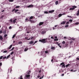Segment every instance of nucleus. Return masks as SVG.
Returning <instances> with one entry per match:
<instances>
[{
    "instance_id": "nucleus-1",
    "label": "nucleus",
    "mask_w": 79,
    "mask_h": 79,
    "mask_svg": "<svg viewBox=\"0 0 79 79\" xmlns=\"http://www.w3.org/2000/svg\"><path fill=\"white\" fill-rule=\"evenodd\" d=\"M47 41V39H44L42 40H39V42H42L44 43H46Z\"/></svg>"
},
{
    "instance_id": "nucleus-2",
    "label": "nucleus",
    "mask_w": 79,
    "mask_h": 79,
    "mask_svg": "<svg viewBox=\"0 0 79 79\" xmlns=\"http://www.w3.org/2000/svg\"><path fill=\"white\" fill-rule=\"evenodd\" d=\"M77 6H72V8H70L69 10L70 11H72V10H74L75 9V8H77Z\"/></svg>"
},
{
    "instance_id": "nucleus-3",
    "label": "nucleus",
    "mask_w": 79,
    "mask_h": 79,
    "mask_svg": "<svg viewBox=\"0 0 79 79\" xmlns=\"http://www.w3.org/2000/svg\"><path fill=\"white\" fill-rule=\"evenodd\" d=\"M30 76H31V75L27 74L26 75V79H28V78L29 79V78H30Z\"/></svg>"
},
{
    "instance_id": "nucleus-4",
    "label": "nucleus",
    "mask_w": 79,
    "mask_h": 79,
    "mask_svg": "<svg viewBox=\"0 0 79 79\" xmlns=\"http://www.w3.org/2000/svg\"><path fill=\"white\" fill-rule=\"evenodd\" d=\"M56 59L55 58H54V57L51 60V62H52V63H53V60H54V61H56Z\"/></svg>"
},
{
    "instance_id": "nucleus-5",
    "label": "nucleus",
    "mask_w": 79,
    "mask_h": 79,
    "mask_svg": "<svg viewBox=\"0 0 79 79\" xmlns=\"http://www.w3.org/2000/svg\"><path fill=\"white\" fill-rule=\"evenodd\" d=\"M44 24V22H40L39 23V26H42V25H43Z\"/></svg>"
},
{
    "instance_id": "nucleus-6",
    "label": "nucleus",
    "mask_w": 79,
    "mask_h": 79,
    "mask_svg": "<svg viewBox=\"0 0 79 79\" xmlns=\"http://www.w3.org/2000/svg\"><path fill=\"white\" fill-rule=\"evenodd\" d=\"M51 50H55L56 49L55 47L53 46H51Z\"/></svg>"
},
{
    "instance_id": "nucleus-7",
    "label": "nucleus",
    "mask_w": 79,
    "mask_h": 79,
    "mask_svg": "<svg viewBox=\"0 0 79 79\" xmlns=\"http://www.w3.org/2000/svg\"><path fill=\"white\" fill-rule=\"evenodd\" d=\"M45 33H46V32L44 30H43L41 32L42 34H44Z\"/></svg>"
},
{
    "instance_id": "nucleus-8",
    "label": "nucleus",
    "mask_w": 79,
    "mask_h": 79,
    "mask_svg": "<svg viewBox=\"0 0 79 79\" xmlns=\"http://www.w3.org/2000/svg\"><path fill=\"white\" fill-rule=\"evenodd\" d=\"M55 11V10H50L48 11V13H53Z\"/></svg>"
},
{
    "instance_id": "nucleus-9",
    "label": "nucleus",
    "mask_w": 79,
    "mask_h": 79,
    "mask_svg": "<svg viewBox=\"0 0 79 79\" xmlns=\"http://www.w3.org/2000/svg\"><path fill=\"white\" fill-rule=\"evenodd\" d=\"M31 7H33V5H30L28 6H27V8H31Z\"/></svg>"
},
{
    "instance_id": "nucleus-10",
    "label": "nucleus",
    "mask_w": 79,
    "mask_h": 79,
    "mask_svg": "<svg viewBox=\"0 0 79 79\" xmlns=\"http://www.w3.org/2000/svg\"><path fill=\"white\" fill-rule=\"evenodd\" d=\"M3 36L2 35H0V40L2 41L3 40Z\"/></svg>"
},
{
    "instance_id": "nucleus-11",
    "label": "nucleus",
    "mask_w": 79,
    "mask_h": 79,
    "mask_svg": "<svg viewBox=\"0 0 79 79\" xmlns=\"http://www.w3.org/2000/svg\"><path fill=\"white\" fill-rule=\"evenodd\" d=\"M68 44H69L68 42H67L65 44V47H68Z\"/></svg>"
},
{
    "instance_id": "nucleus-12",
    "label": "nucleus",
    "mask_w": 79,
    "mask_h": 79,
    "mask_svg": "<svg viewBox=\"0 0 79 79\" xmlns=\"http://www.w3.org/2000/svg\"><path fill=\"white\" fill-rule=\"evenodd\" d=\"M12 46H13V45H11L9 47V48H7V49H8V50H9V49H10V48H11V47H12Z\"/></svg>"
},
{
    "instance_id": "nucleus-13",
    "label": "nucleus",
    "mask_w": 79,
    "mask_h": 79,
    "mask_svg": "<svg viewBox=\"0 0 79 79\" xmlns=\"http://www.w3.org/2000/svg\"><path fill=\"white\" fill-rule=\"evenodd\" d=\"M16 20H17L16 19H15L14 20H13V23L14 24H15V23H16Z\"/></svg>"
},
{
    "instance_id": "nucleus-14",
    "label": "nucleus",
    "mask_w": 79,
    "mask_h": 79,
    "mask_svg": "<svg viewBox=\"0 0 79 79\" xmlns=\"http://www.w3.org/2000/svg\"><path fill=\"white\" fill-rule=\"evenodd\" d=\"M34 44V41H31L29 43V44H30V45H31V44Z\"/></svg>"
},
{
    "instance_id": "nucleus-15",
    "label": "nucleus",
    "mask_w": 79,
    "mask_h": 79,
    "mask_svg": "<svg viewBox=\"0 0 79 79\" xmlns=\"http://www.w3.org/2000/svg\"><path fill=\"white\" fill-rule=\"evenodd\" d=\"M66 23V21L63 22L61 23V24H65Z\"/></svg>"
},
{
    "instance_id": "nucleus-16",
    "label": "nucleus",
    "mask_w": 79,
    "mask_h": 79,
    "mask_svg": "<svg viewBox=\"0 0 79 79\" xmlns=\"http://www.w3.org/2000/svg\"><path fill=\"white\" fill-rule=\"evenodd\" d=\"M31 40H35V37H31Z\"/></svg>"
},
{
    "instance_id": "nucleus-17",
    "label": "nucleus",
    "mask_w": 79,
    "mask_h": 79,
    "mask_svg": "<svg viewBox=\"0 0 79 79\" xmlns=\"http://www.w3.org/2000/svg\"><path fill=\"white\" fill-rule=\"evenodd\" d=\"M30 21L31 22V23H35L34 21L31 20H30Z\"/></svg>"
},
{
    "instance_id": "nucleus-18",
    "label": "nucleus",
    "mask_w": 79,
    "mask_h": 79,
    "mask_svg": "<svg viewBox=\"0 0 79 79\" xmlns=\"http://www.w3.org/2000/svg\"><path fill=\"white\" fill-rule=\"evenodd\" d=\"M71 64H68L67 65H66V68H67V67H68V66H71Z\"/></svg>"
},
{
    "instance_id": "nucleus-19",
    "label": "nucleus",
    "mask_w": 79,
    "mask_h": 79,
    "mask_svg": "<svg viewBox=\"0 0 79 79\" xmlns=\"http://www.w3.org/2000/svg\"><path fill=\"white\" fill-rule=\"evenodd\" d=\"M65 67H66V66H65V64H64L61 66V68H64Z\"/></svg>"
},
{
    "instance_id": "nucleus-20",
    "label": "nucleus",
    "mask_w": 79,
    "mask_h": 79,
    "mask_svg": "<svg viewBox=\"0 0 79 79\" xmlns=\"http://www.w3.org/2000/svg\"><path fill=\"white\" fill-rule=\"evenodd\" d=\"M77 16H79V10L77 11Z\"/></svg>"
},
{
    "instance_id": "nucleus-21",
    "label": "nucleus",
    "mask_w": 79,
    "mask_h": 79,
    "mask_svg": "<svg viewBox=\"0 0 79 79\" xmlns=\"http://www.w3.org/2000/svg\"><path fill=\"white\" fill-rule=\"evenodd\" d=\"M57 44L58 46H59L60 48H61V46H60V44H58V43H57Z\"/></svg>"
},
{
    "instance_id": "nucleus-22",
    "label": "nucleus",
    "mask_w": 79,
    "mask_h": 79,
    "mask_svg": "<svg viewBox=\"0 0 79 79\" xmlns=\"http://www.w3.org/2000/svg\"><path fill=\"white\" fill-rule=\"evenodd\" d=\"M19 79H23V76L21 75L20 77H19Z\"/></svg>"
},
{
    "instance_id": "nucleus-23",
    "label": "nucleus",
    "mask_w": 79,
    "mask_h": 79,
    "mask_svg": "<svg viewBox=\"0 0 79 79\" xmlns=\"http://www.w3.org/2000/svg\"><path fill=\"white\" fill-rule=\"evenodd\" d=\"M3 32L4 34H6V30H5L4 31H3Z\"/></svg>"
},
{
    "instance_id": "nucleus-24",
    "label": "nucleus",
    "mask_w": 79,
    "mask_h": 79,
    "mask_svg": "<svg viewBox=\"0 0 79 79\" xmlns=\"http://www.w3.org/2000/svg\"><path fill=\"white\" fill-rule=\"evenodd\" d=\"M73 42V40H72L70 39V44H72Z\"/></svg>"
},
{
    "instance_id": "nucleus-25",
    "label": "nucleus",
    "mask_w": 79,
    "mask_h": 79,
    "mask_svg": "<svg viewBox=\"0 0 79 79\" xmlns=\"http://www.w3.org/2000/svg\"><path fill=\"white\" fill-rule=\"evenodd\" d=\"M19 44H23V42L21 41H19Z\"/></svg>"
},
{
    "instance_id": "nucleus-26",
    "label": "nucleus",
    "mask_w": 79,
    "mask_h": 79,
    "mask_svg": "<svg viewBox=\"0 0 79 79\" xmlns=\"http://www.w3.org/2000/svg\"><path fill=\"white\" fill-rule=\"evenodd\" d=\"M15 36H16V34H14L12 37V39H14L15 37Z\"/></svg>"
},
{
    "instance_id": "nucleus-27",
    "label": "nucleus",
    "mask_w": 79,
    "mask_h": 79,
    "mask_svg": "<svg viewBox=\"0 0 79 79\" xmlns=\"http://www.w3.org/2000/svg\"><path fill=\"white\" fill-rule=\"evenodd\" d=\"M61 16H62V15L61 14H59L58 15L59 17L60 18V17H61Z\"/></svg>"
},
{
    "instance_id": "nucleus-28",
    "label": "nucleus",
    "mask_w": 79,
    "mask_h": 79,
    "mask_svg": "<svg viewBox=\"0 0 79 79\" xmlns=\"http://www.w3.org/2000/svg\"><path fill=\"white\" fill-rule=\"evenodd\" d=\"M10 23H13V20H12V19H10Z\"/></svg>"
},
{
    "instance_id": "nucleus-29",
    "label": "nucleus",
    "mask_w": 79,
    "mask_h": 79,
    "mask_svg": "<svg viewBox=\"0 0 79 79\" xmlns=\"http://www.w3.org/2000/svg\"><path fill=\"white\" fill-rule=\"evenodd\" d=\"M44 13L45 14H48V11H45L44 12Z\"/></svg>"
},
{
    "instance_id": "nucleus-30",
    "label": "nucleus",
    "mask_w": 79,
    "mask_h": 79,
    "mask_svg": "<svg viewBox=\"0 0 79 79\" xmlns=\"http://www.w3.org/2000/svg\"><path fill=\"white\" fill-rule=\"evenodd\" d=\"M10 55H8L7 56V57H6V59H8V58H9V57H10Z\"/></svg>"
},
{
    "instance_id": "nucleus-31",
    "label": "nucleus",
    "mask_w": 79,
    "mask_h": 79,
    "mask_svg": "<svg viewBox=\"0 0 79 79\" xmlns=\"http://www.w3.org/2000/svg\"><path fill=\"white\" fill-rule=\"evenodd\" d=\"M28 49V48H26L25 49H24L25 52H26V51H27Z\"/></svg>"
},
{
    "instance_id": "nucleus-32",
    "label": "nucleus",
    "mask_w": 79,
    "mask_h": 79,
    "mask_svg": "<svg viewBox=\"0 0 79 79\" xmlns=\"http://www.w3.org/2000/svg\"><path fill=\"white\" fill-rule=\"evenodd\" d=\"M13 0H9V2H14Z\"/></svg>"
},
{
    "instance_id": "nucleus-33",
    "label": "nucleus",
    "mask_w": 79,
    "mask_h": 79,
    "mask_svg": "<svg viewBox=\"0 0 79 79\" xmlns=\"http://www.w3.org/2000/svg\"><path fill=\"white\" fill-rule=\"evenodd\" d=\"M56 5H58V1H56L55 2Z\"/></svg>"
},
{
    "instance_id": "nucleus-34",
    "label": "nucleus",
    "mask_w": 79,
    "mask_h": 79,
    "mask_svg": "<svg viewBox=\"0 0 79 79\" xmlns=\"http://www.w3.org/2000/svg\"><path fill=\"white\" fill-rule=\"evenodd\" d=\"M33 18H34V17L33 16H31L30 18L29 19H32Z\"/></svg>"
},
{
    "instance_id": "nucleus-35",
    "label": "nucleus",
    "mask_w": 79,
    "mask_h": 79,
    "mask_svg": "<svg viewBox=\"0 0 79 79\" xmlns=\"http://www.w3.org/2000/svg\"><path fill=\"white\" fill-rule=\"evenodd\" d=\"M54 40V41H58V39H55Z\"/></svg>"
},
{
    "instance_id": "nucleus-36",
    "label": "nucleus",
    "mask_w": 79,
    "mask_h": 79,
    "mask_svg": "<svg viewBox=\"0 0 79 79\" xmlns=\"http://www.w3.org/2000/svg\"><path fill=\"white\" fill-rule=\"evenodd\" d=\"M64 64V62H62L60 64V65H63Z\"/></svg>"
},
{
    "instance_id": "nucleus-37",
    "label": "nucleus",
    "mask_w": 79,
    "mask_h": 79,
    "mask_svg": "<svg viewBox=\"0 0 79 79\" xmlns=\"http://www.w3.org/2000/svg\"><path fill=\"white\" fill-rule=\"evenodd\" d=\"M3 57V56H1L0 57V60H2V59Z\"/></svg>"
},
{
    "instance_id": "nucleus-38",
    "label": "nucleus",
    "mask_w": 79,
    "mask_h": 79,
    "mask_svg": "<svg viewBox=\"0 0 79 79\" xmlns=\"http://www.w3.org/2000/svg\"><path fill=\"white\" fill-rule=\"evenodd\" d=\"M20 7V6H17L15 7L16 8H19Z\"/></svg>"
},
{
    "instance_id": "nucleus-39",
    "label": "nucleus",
    "mask_w": 79,
    "mask_h": 79,
    "mask_svg": "<svg viewBox=\"0 0 79 79\" xmlns=\"http://www.w3.org/2000/svg\"><path fill=\"white\" fill-rule=\"evenodd\" d=\"M6 56H5L3 57V58H2V60H5V59H6Z\"/></svg>"
},
{
    "instance_id": "nucleus-40",
    "label": "nucleus",
    "mask_w": 79,
    "mask_h": 79,
    "mask_svg": "<svg viewBox=\"0 0 79 79\" xmlns=\"http://www.w3.org/2000/svg\"><path fill=\"white\" fill-rule=\"evenodd\" d=\"M16 10V9L15 8H14L13 10L12 11V12H14V11H15Z\"/></svg>"
},
{
    "instance_id": "nucleus-41",
    "label": "nucleus",
    "mask_w": 79,
    "mask_h": 79,
    "mask_svg": "<svg viewBox=\"0 0 79 79\" xmlns=\"http://www.w3.org/2000/svg\"><path fill=\"white\" fill-rule=\"evenodd\" d=\"M79 24V22H77L75 23V24H76V25H78Z\"/></svg>"
},
{
    "instance_id": "nucleus-42",
    "label": "nucleus",
    "mask_w": 79,
    "mask_h": 79,
    "mask_svg": "<svg viewBox=\"0 0 79 79\" xmlns=\"http://www.w3.org/2000/svg\"><path fill=\"white\" fill-rule=\"evenodd\" d=\"M31 73V71H29V72H28V73H27V74H31V73Z\"/></svg>"
},
{
    "instance_id": "nucleus-43",
    "label": "nucleus",
    "mask_w": 79,
    "mask_h": 79,
    "mask_svg": "<svg viewBox=\"0 0 79 79\" xmlns=\"http://www.w3.org/2000/svg\"><path fill=\"white\" fill-rule=\"evenodd\" d=\"M7 36H8V35L7 34H5L4 35V37H6Z\"/></svg>"
},
{
    "instance_id": "nucleus-44",
    "label": "nucleus",
    "mask_w": 79,
    "mask_h": 79,
    "mask_svg": "<svg viewBox=\"0 0 79 79\" xmlns=\"http://www.w3.org/2000/svg\"><path fill=\"white\" fill-rule=\"evenodd\" d=\"M69 26V25L68 24H67L65 25V27H68Z\"/></svg>"
},
{
    "instance_id": "nucleus-45",
    "label": "nucleus",
    "mask_w": 79,
    "mask_h": 79,
    "mask_svg": "<svg viewBox=\"0 0 79 79\" xmlns=\"http://www.w3.org/2000/svg\"><path fill=\"white\" fill-rule=\"evenodd\" d=\"M41 72H42L41 69H40V70H39V73L40 74L41 73Z\"/></svg>"
},
{
    "instance_id": "nucleus-46",
    "label": "nucleus",
    "mask_w": 79,
    "mask_h": 79,
    "mask_svg": "<svg viewBox=\"0 0 79 79\" xmlns=\"http://www.w3.org/2000/svg\"><path fill=\"white\" fill-rule=\"evenodd\" d=\"M7 51L6 50L4 51H3V53H7Z\"/></svg>"
},
{
    "instance_id": "nucleus-47",
    "label": "nucleus",
    "mask_w": 79,
    "mask_h": 79,
    "mask_svg": "<svg viewBox=\"0 0 79 79\" xmlns=\"http://www.w3.org/2000/svg\"><path fill=\"white\" fill-rule=\"evenodd\" d=\"M14 49H15L14 47L12 48L11 49V51H12V50H14Z\"/></svg>"
},
{
    "instance_id": "nucleus-48",
    "label": "nucleus",
    "mask_w": 79,
    "mask_h": 79,
    "mask_svg": "<svg viewBox=\"0 0 79 79\" xmlns=\"http://www.w3.org/2000/svg\"><path fill=\"white\" fill-rule=\"evenodd\" d=\"M19 11V10L17 9L15 10V13H16V12H17V11Z\"/></svg>"
},
{
    "instance_id": "nucleus-49",
    "label": "nucleus",
    "mask_w": 79,
    "mask_h": 79,
    "mask_svg": "<svg viewBox=\"0 0 79 79\" xmlns=\"http://www.w3.org/2000/svg\"><path fill=\"white\" fill-rule=\"evenodd\" d=\"M2 66V63L0 62V66Z\"/></svg>"
},
{
    "instance_id": "nucleus-50",
    "label": "nucleus",
    "mask_w": 79,
    "mask_h": 79,
    "mask_svg": "<svg viewBox=\"0 0 79 79\" xmlns=\"http://www.w3.org/2000/svg\"><path fill=\"white\" fill-rule=\"evenodd\" d=\"M2 30H0V34H2Z\"/></svg>"
},
{
    "instance_id": "nucleus-51",
    "label": "nucleus",
    "mask_w": 79,
    "mask_h": 79,
    "mask_svg": "<svg viewBox=\"0 0 79 79\" xmlns=\"http://www.w3.org/2000/svg\"><path fill=\"white\" fill-rule=\"evenodd\" d=\"M62 44H65V41H63L62 43Z\"/></svg>"
},
{
    "instance_id": "nucleus-52",
    "label": "nucleus",
    "mask_w": 79,
    "mask_h": 79,
    "mask_svg": "<svg viewBox=\"0 0 79 79\" xmlns=\"http://www.w3.org/2000/svg\"><path fill=\"white\" fill-rule=\"evenodd\" d=\"M69 22H73V20L72 19H70L69 20Z\"/></svg>"
},
{
    "instance_id": "nucleus-53",
    "label": "nucleus",
    "mask_w": 79,
    "mask_h": 79,
    "mask_svg": "<svg viewBox=\"0 0 79 79\" xmlns=\"http://www.w3.org/2000/svg\"><path fill=\"white\" fill-rule=\"evenodd\" d=\"M9 29H12V27L11 26H10L9 27Z\"/></svg>"
},
{
    "instance_id": "nucleus-54",
    "label": "nucleus",
    "mask_w": 79,
    "mask_h": 79,
    "mask_svg": "<svg viewBox=\"0 0 79 79\" xmlns=\"http://www.w3.org/2000/svg\"><path fill=\"white\" fill-rule=\"evenodd\" d=\"M44 52L45 53H48V52L47 51H45Z\"/></svg>"
},
{
    "instance_id": "nucleus-55",
    "label": "nucleus",
    "mask_w": 79,
    "mask_h": 79,
    "mask_svg": "<svg viewBox=\"0 0 79 79\" xmlns=\"http://www.w3.org/2000/svg\"><path fill=\"white\" fill-rule=\"evenodd\" d=\"M13 53H14V52H11V55H13Z\"/></svg>"
},
{
    "instance_id": "nucleus-56",
    "label": "nucleus",
    "mask_w": 79,
    "mask_h": 79,
    "mask_svg": "<svg viewBox=\"0 0 79 79\" xmlns=\"http://www.w3.org/2000/svg\"><path fill=\"white\" fill-rule=\"evenodd\" d=\"M71 40H72L73 41L75 40V39L72 38L71 39Z\"/></svg>"
},
{
    "instance_id": "nucleus-57",
    "label": "nucleus",
    "mask_w": 79,
    "mask_h": 79,
    "mask_svg": "<svg viewBox=\"0 0 79 79\" xmlns=\"http://www.w3.org/2000/svg\"><path fill=\"white\" fill-rule=\"evenodd\" d=\"M69 24V21H68L66 23V24Z\"/></svg>"
},
{
    "instance_id": "nucleus-58",
    "label": "nucleus",
    "mask_w": 79,
    "mask_h": 79,
    "mask_svg": "<svg viewBox=\"0 0 79 79\" xmlns=\"http://www.w3.org/2000/svg\"><path fill=\"white\" fill-rule=\"evenodd\" d=\"M44 75H43L41 77V79H42V78H44Z\"/></svg>"
},
{
    "instance_id": "nucleus-59",
    "label": "nucleus",
    "mask_w": 79,
    "mask_h": 79,
    "mask_svg": "<svg viewBox=\"0 0 79 79\" xmlns=\"http://www.w3.org/2000/svg\"><path fill=\"white\" fill-rule=\"evenodd\" d=\"M4 16V15H2L1 17V18H3V17Z\"/></svg>"
},
{
    "instance_id": "nucleus-60",
    "label": "nucleus",
    "mask_w": 79,
    "mask_h": 79,
    "mask_svg": "<svg viewBox=\"0 0 79 79\" xmlns=\"http://www.w3.org/2000/svg\"><path fill=\"white\" fill-rule=\"evenodd\" d=\"M27 33H30V31H27Z\"/></svg>"
},
{
    "instance_id": "nucleus-61",
    "label": "nucleus",
    "mask_w": 79,
    "mask_h": 79,
    "mask_svg": "<svg viewBox=\"0 0 79 79\" xmlns=\"http://www.w3.org/2000/svg\"><path fill=\"white\" fill-rule=\"evenodd\" d=\"M38 41H35V44H36V43H37V42Z\"/></svg>"
},
{
    "instance_id": "nucleus-62",
    "label": "nucleus",
    "mask_w": 79,
    "mask_h": 79,
    "mask_svg": "<svg viewBox=\"0 0 79 79\" xmlns=\"http://www.w3.org/2000/svg\"><path fill=\"white\" fill-rule=\"evenodd\" d=\"M57 38H58V37H57V36H55V38L56 39H57Z\"/></svg>"
},
{
    "instance_id": "nucleus-63",
    "label": "nucleus",
    "mask_w": 79,
    "mask_h": 79,
    "mask_svg": "<svg viewBox=\"0 0 79 79\" xmlns=\"http://www.w3.org/2000/svg\"><path fill=\"white\" fill-rule=\"evenodd\" d=\"M77 60H79V58H77Z\"/></svg>"
},
{
    "instance_id": "nucleus-64",
    "label": "nucleus",
    "mask_w": 79,
    "mask_h": 79,
    "mask_svg": "<svg viewBox=\"0 0 79 79\" xmlns=\"http://www.w3.org/2000/svg\"><path fill=\"white\" fill-rule=\"evenodd\" d=\"M37 77H38V78H39V77H40V76H39V75H38L37 76Z\"/></svg>"
}]
</instances>
